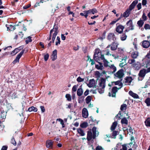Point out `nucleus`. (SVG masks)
<instances>
[{
  "label": "nucleus",
  "instance_id": "aec40b11",
  "mask_svg": "<svg viewBox=\"0 0 150 150\" xmlns=\"http://www.w3.org/2000/svg\"><path fill=\"white\" fill-rule=\"evenodd\" d=\"M129 94L134 98L138 99L139 98V96L137 94L134 93L132 91H130L129 92Z\"/></svg>",
  "mask_w": 150,
  "mask_h": 150
},
{
  "label": "nucleus",
  "instance_id": "72a5a7b5",
  "mask_svg": "<svg viewBox=\"0 0 150 150\" xmlns=\"http://www.w3.org/2000/svg\"><path fill=\"white\" fill-rule=\"evenodd\" d=\"M144 23V21L141 20V19L140 20L138 21L137 22V24L139 27H142Z\"/></svg>",
  "mask_w": 150,
  "mask_h": 150
},
{
  "label": "nucleus",
  "instance_id": "bf43d9fd",
  "mask_svg": "<svg viewBox=\"0 0 150 150\" xmlns=\"http://www.w3.org/2000/svg\"><path fill=\"white\" fill-rule=\"evenodd\" d=\"M59 121L60 122V124L62 125V127H64V124L63 120L60 119H58Z\"/></svg>",
  "mask_w": 150,
  "mask_h": 150
},
{
  "label": "nucleus",
  "instance_id": "052dcab7",
  "mask_svg": "<svg viewBox=\"0 0 150 150\" xmlns=\"http://www.w3.org/2000/svg\"><path fill=\"white\" fill-rule=\"evenodd\" d=\"M91 9L92 12V14L93 15L98 12V11L96 8H94Z\"/></svg>",
  "mask_w": 150,
  "mask_h": 150
},
{
  "label": "nucleus",
  "instance_id": "ea45409f",
  "mask_svg": "<svg viewBox=\"0 0 150 150\" xmlns=\"http://www.w3.org/2000/svg\"><path fill=\"white\" fill-rule=\"evenodd\" d=\"M42 55L44 57V58L45 61H47L49 58V54H48L47 53L43 54H42Z\"/></svg>",
  "mask_w": 150,
  "mask_h": 150
},
{
  "label": "nucleus",
  "instance_id": "c9c22d12",
  "mask_svg": "<svg viewBox=\"0 0 150 150\" xmlns=\"http://www.w3.org/2000/svg\"><path fill=\"white\" fill-rule=\"evenodd\" d=\"M121 123L122 124L127 125L128 124V120L126 118H124L121 120Z\"/></svg>",
  "mask_w": 150,
  "mask_h": 150
},
{
  "label": "nucleus",
  "instance_id": "a211bd4d",
  "mask_svg": "<svg viewBox=\"0 0 150 150\" xmlns=\"http://www.w3.org/2000/svg\"><path fill=\"white\" fill-rule=\"evenodd\" d=\"M93 132V138L94 139L96 136H98L99 134V132L97 131V128L95 127H93L92 128Z\"/></svg>",
  "mask_w": 150,
  "mask_h": 150
},
{
  "label": "nucleus",
  "instance_id": "412c9836",
  "mask_svg": "<svg viewBox=\"0 0 150 150\" xmlns=\"http://www.w3.org/2000/svg\"><path fill=\"white\" fill-rule=\"evenodd\" d=\"M150 45V43L149 41L147 40L144 41L142 42V46L144 48H147Z\"/></svg>",
  "mask_w": 150,
  "mask_h": 150
},
{
  "label": "nucleus",
  "instance_id": "2f4dec72",
  "mask_svg": "<svg viewBox=\"0 0 150 150\" xmlns=\"http://www.w3.org/2000/svg\"><path fill=\"white\" fill-rule=\"evenodd\" d=\"M78 133L81 136H84L85 135V133L81 129L79 128L77 129Z\"/></svg>",
  "mask_w": 150,
  "mask_h": 150
},
{
  "label": "nucleus",
  "instance_id": "cd10ccee",
  "mask_svg": "<svg viewBox=\"0 0 150 150\" xmlns=\"http://www.w3.org/2000/svg\"><path fill=\"white\" fill-rule=\"evenodd\" d=\"M92 138V133L91 132L88 131V132L87 135V139L88 141L91 140Z\"/></svg>",
  "mask_w": 150,
  "mask_h": 150
},
{
  "label": "nucleus",
  "instance_id": "49530a36",
  "mask_svg": "<svg viewBox=\"0 0 150 150\" xmlns=\"http://www.w3.org/2000/svg\"><path fill=\"white\" fill-rule=\"evenodd\" d=\"M145 103L147 105V106L150 105V98H148L146 99L145 101Z\"/></svg>",
  "mask_w": 150,
  "mask_h": 150
},
{
  "label": "nucleus",
  "instance_id": "13d9d810",
  "mask_svg": "<svg viewBox=\"0 0 150 150\" xmlns=\"http://www.w3.org/2000/svg\"><path fill=\"white\" fill-rule=\"evenodd\" d=\"M84 79L81 78L80 77H79L77 79V81L79 82H81L84 81Z\"/></svg>",
  "mask_w": 150,
  "mask_h": 150
},
{
  "label": "nucleus",
  "instance_id": "79ce46f5",
  "mask_svg": "<svg viewBox=\"0 0 150 150\" xmlns=\"http://www.w3.org/2000/svg\"><path fill=\"white\" fill-rule=\"evenodd\" d=\"M146 126L150 127V119L148 118L145 122Z\"/></svg>",
  "mask_w": 150,
  "mask_h": 150
},
{
  "label": "nucleus",
  "instance_id": "7ed1b4c3",
  "mask_svg": "<svg viewBox=\"0 0 150 150\" xmlns=\"http://www.w3.org/2000/svg\"><path fill=\"white\" fill-rule=\"evenodd\" d=\"M103 56H104L103 55L101 54L100 51L99 49H96L95 50L93 58L96 61L98 62L101 59V57Z\"/></svg>",
  "mask_w": 150,
  "mask_h": 150
},
{
  "label": "nucleus",
  "instance_id": "a18cd8bd",
  "mask_svg": "<svg viewBox=\"0 0 150 150\" xmlns=\"http://www.w3.org/2000/svg\"><path fill=\"white\" fill-rule=\"evenodd\" d=\"M60 38L58 36H57V38L56 40V42H55V45H58L60 44Z\"/></svg>",
  "mask_w": 150,
  "mask_h": 150
},
{
  "label": "nucleus",
  "instance_id": "58836bf2",
  "mask_svg": "<svg viewBox=\"0 0 150 150\" xmlns=\"http://www.w3.org/2000/svg\"><path fill=\"white\" fill-rule=\"evenodd\" d=\"M127 105L126 104H123L121 105L120 109L122 111L125 110L127 108Z\"/></svg>",
  "mask_w": 150,
  "mask_h": 150
},
{
  "label": "nucleus",
  "instance_id": "20e7f679",
  "mask_svg": "<svg viewBox=\"0 0 150 150\" xmlns=\"http://www.w3.org/2000/svg\"><path fill=\"white\" fill-rule=\"evenodd\" d=\"M149 55H147L146 56V58L144 60L146 61V64L145 67L147 68V72H150V58Z\"/></svg>",
  "mask_w": 150,
  "mask_h": 150
},
{
  "label": "nucleus",
  "instance_id": "4c0bfd02",
  "mask_svg": "<svg viewBox=\"0 0 150 150\" xmlns=\"http://www.w3.org/2000/svg\"><path fill=\"white\" fill-rule=\"evenodd\" d=\"M80 15L82 16H84L86 18H87L88 17L86 11H83V13H80Z\"/></svg>",
  "mask_w": 150,
  "mask_h": 150
},
{
  "label": "nucleus",
  "instance_id": "603ef678",
  "mask_svg": "<svg viewBox=\"0 0 150 150\" xmlns=\"http://www.w3.org/2000/svg\"><path fill=\"white\" fill-rule=\"evenodd\" d=\"M122 148L120 149V150H127V145L126 144H124L122 145Z\"/></svg>",
  "mask_w": 150,
  "mask_h": 150
},
{
  "label": "nucleus",
  "instance_id": "774afa93",
  "mask_svg": "<svg viewBox=\"0 0 150 150\" xmlns=\"http://www.w3.org/2000/svg\"><path fill=\"white\" fill-rule=\"evenodd\" d=\"M138 10H140L141 8V4L139 3L137 6Z\"/></svg>",
  "mask_w": 150,
  "mask_h": 150
},
{
  "label": "nucleus",
  "instance_id": "dca6fc26",
  "mask_svg": "<svg viewBox=\"0 0 150 150\" xmlns=\"http://www.w3.org/2000/svg\"><path fill=\"white\" fill-rule=\"evenodd\" d=\"M118 44L114 42H112L111 45H109L107 47V48L110 47V49L112 50H116Z\"/></svg>",
  "mask_w": 150,
  "mask_h": 150
},
{
  "label": "nucleus",
  "instance_id": "37998d69",
  "mask_svg": "<svg viewBox=\"0 0 150 150\" xmlns=\"http://www.w3.org/2000/svg\"><path fill=\"white\" fill-rule=\"evenodd\" d=\"M114 83L115 85H119L120 87L118 88V89L120 88L122 86V84L120 81H118L116 82H115Z\"/></svg>",
  "mask_w": 150,
  "mask_h": 150
},
{
  "label": "nucleus",
  "instance_id": "4be33fe9",
  "mask_svg": "<svg viewBox=\"0 0 150 150\" xmlns=\"http://www.w3.org/2000/svg\"><path fill=\"white\" fill-rule=\"evenodd\" d=\"M53 142L51 140H48L46 142V146L47 148L51 149L52 148Z\"/></svg>",
  "mask_w": 150,
  "mask_h": 150
},
{
  "label": "nucleus",
  "instance_id": "7c9ffc66",
  "mask_svg": "<svg viewBox=\"0 0 150 150\" xmlns=\"http://www.w3.org/2000/svg\"><path fill=\"white\" fill-rule=\"evenodd\" d=\"M111 71L113 73L115 72L116 71V68L113 64H112L110 65L109 67Z\"/></svg>",
  "mask_w": 150,
  "mask_h": 150
},
{
  "label": "nucleus",
  "instance_id": "4468645a",
  "mask_svg": "<svg viewBox=\"0 0 150 150\" xmlns=\"http://www.w3.org/2000/svg\"><path fill=\"white\" fill-rule=\"evenodd\" d=\"M124 28V26L120 25L117 26L115 30L117 33L121 34Z\"/></svg>",
  "mask_w": 150,
  "mask_h": 150
},
{
  "label": "nucleus",
  "instance_id": "473e14b6",
  "mask_svg": "<svg viewBox=\"0 0 150 150\" xmlns=\"http://www.w3.org/2000/svg\"><path fill=\"white\" fill-rule=\"evenodd\" d=\"M38 110L34 106H32L29 108L28 109V111L29 112L33 111L34 112H36Z\"/></svg>",
  "mask_w": 150,
  "mask_h": 150
},
{
  "label": "nucleus",
  "instance_id": "ddd939ff",
  "mask_svg": "<svg viewBox=\"0 0 150 150\" xmlns=\"http://www.w3.org/2000/svg\"><path fill=\"white\" fill-rule=\"evenodd\" d=\"M96 83L94 79L90 80L89 81V83L87 84V86L90 88L96 87Z\"/></svg>",
  "mask_w": 150,
  "mask_h": 150
},
{
  "label": "nucleus",
  "instance_id": "f704fd0d",
  "mask_svg": "<svg viewBox=\"0 0 150 150\" xmlns=\"http://www.w3.org/2000/svg\"><path fill=\"white\" fill-rule=\"evenodd\" d=\"M127 36L125 34H122L120 37V39L122 41H123L124 40H125L127 38Z\"/></svg>",
  "mask_w": 150,
  "mask_h": 150
},
{
  "label": "nucleus",
  "instance_id": "2eb2a0df",
  "mask_svg": "<svg viewBox=\"0 0 150 150\" xmlns=\"http://www.w3.org/2000/svg\"><path fill=\"white\" fill-rule=\"evenodd\" d=\"M143 66V65L140 64L139 62L137 61L136 62H135L132 67L136 70H139Z\"/></svg>",
  "mask_w": 150,
  "mask_h": 150
},
{
  "label": "nucleus",
  "instance_id": "e433bc0d",
  "mask_svg": "<svg viewBox=\"0 0 150 150\" xmlns=\"http://www.w3.org/2000/svg\"><path fill=\"white\" fill-rule=\"evenodd\" d=\"M92 97L90 96H88L86 99V101L87 104H88L91 100Z\"/></svg>",
  "mask_w": 150,
  "mask_h": 150
},
{
  "label": "nucleus",
  "instance_id": "f03ea898",
  "mask_svg": "<svg viewBox=\"0 0 150 150\" xmlns=\"http://www.w3.org/2000/svg\"><path fill=\"white\" fill-rule=\"evenodd\" d=\"M58 28L57 25L55 24L54 25L53 29L50 31V34L51 36L52 35V41L53 43L54 42L56 36L58 33Z\"/></svg>",
  "mask_w": 150,
  "mask_h": 150
},
{
  "label": "nucleus",
  "instance_id": "1a4fd4ad",
  "mask_svg": "<svg viewBox=\"0 0 150 150\" xmlns=\"http://www.w3.org/2000/svg\"><path fill=\"white\" fill-rule=\"evenodd\" d=\"M126 25H127V28L129 30H133L134 29V26L133 24L132 21L131 20H130L128 21L126 23Z\"/></svg>",
  "mask_w": 150,
  "mask_h": 150
},
{
  "label": "nucleus",
  "instance_id": "680f3d73",
  "mask_svg": "<svg viewBox=\"0 0 150 150\" xmlns=\"http://www.w3.org/2000/svg\"><path fill=\"white\" fill-rule=\"evenodd\" d=\"M135 6L132 5V4H131L129 7V9H128L130 11H131L132 10L134 7Z\"/></svg>",
  "mask_w": 150,
  "mask_h": 150
},
{
  "label": "nucleus",
  "instance_id": "6e6552de",
  "mask_svg": "<svg viewBox=\"0 0 150 150\" xmlns=\"http://www.w3.org/2000/svg\"><path fill=\"white\" fill-rule=\"evenodd\" d=\"M132 80L133 79L132 77L127 76L125 78L124 82L125 83V85H130Z\"/></svg>",
  "mask_w": 150,
  "mask_h": 150
},
{
  "label": "nucleus",
  "instance_id": "0e129e2a",
  "mask_svg": "<svg viewBox=\"0 0 150 150\" xmlns=\"http://www.w3.org/2000/svg\"><path fill=\"white\" fill-rule=\"evenodd\" d=\"M40 108L41 109L42 112H44L45 111V109L44 107L42 106H40Z\"/></svg>",
  "mask_w": 150,
  "mask_h": 150
},
{
  "label": "nucleus",
  "instance_id": "6e6d98bb",
  "mask_svg": "<svg viewBox=\"0 0 150 150\" xmlns=\"http://www.w3.org/2000/svg\"><path fill=\"white\" fill-rule=\"evenodd\" d=\"M142 19L143 20V21H145L147 19V17L146 16L145 14V13H143V15L142 16Z\"/></svg>",
  "mask_w": 150,
  "mask_h": 150
},
{
  "label": "nucleus",
  "instance_id": "9d476101",
  "mask_svg": "<svg viewBox=\"0 0 150 150\" xmlns=\"http://www.w3.org/2000/svg\"><path fill=\"white\" fill-rule=\"evenodd\" d=\"M24 51V50H23L17 56L16 58L13 62V64H15L17 62H19V59L23 54Z\"/></svg>",
  "mask_w": 150,
  "mask_h": 150
},
{
  "label": "nucleus",
  "instance_id": "c85d7f7f",
  "mask_svg": "<svg viewBox=\"0 0 150 150\" xmlns=\"http://www.w3.org/2000/svg\"><path fill=\"white\" fill-rule=\"evenodd\" d=\"M130 11L129 10H127L123 13V16L124 17H127L130 14Z\"/></svg>",
  "mask_w": 150,
  "mask_h": 150
},
{
  "label": "nucleus",
  "instance_id": "39448f33",
  "mask_svg": "<svg viewBox=\"0 0 150 150\" xmlns=\"http://www.w3.org/2000/svg\"><path fill=\"white\" fill-rule=\"evenodd\" d=\"M146 73V71L145 69L141 70L139 73V77L138 78V80L139 81L142 80L145 76Z\"/></svg>",
  "mask_w": 150,
  "mask_h": 150
},
{
  "label": "nucleus",
  "instance_id": "a19ab883",
  "mask_svg": "<svg viewBox=\"0 0 150 150\" xmlns=\"http://www.w3.org/2000/svg\"><path fill=\"white\" fill-rule=\"evenodd\" d=\"M135 60L133 59H129L128 60V63L132 65V66L135 62Z\"/></svg>",
  "mask_w": 150,
  "mask_h": 150
},
{
  "label": "nucleus",
  "instance_id": "de8ad7c7",
  "mask_svg": "<svg viewBox=\"0 0 150 150\" xmlns=\"http://www.w3.org/2000/svg\"><path fill=\"white\" fill-rule=\"evenodd\" d=\"M65 97L68 101H70L71 100V97L70 94H67L66 95Z\"/></svg>",
  "mask_w": 150,
  "mask_h": 150
},
{
  "label": "nucleus",
  "instance_id": "393cba45",
  "mask_svg": "<svg viewBox=\"0 0 150 150\" xmlns=\"http://www.w3.org/2000/svg\"><path fill=\"white\" fill-rule=\"evenodd\" d=\"M98 63L99 64L96 65V67L97 69L102 70L104 68L103 64L100 62Z\"/></svg>",
  "mask_w": 150,
  "mask_h": 150
},
{
  "label": "nucleus",
  "instance_id": "6ab92c4d",
  "mask_svg": "<svg viewBox=\"0 0 150 150\" xmlns=\"http://www.w3.org/2000/svg\"><path fill=\"white\" fill-rule=\"evenodd\" d=\"M82 115L83 117L86 118L88 116V113L87 109L85 108H83L82 111Z\"/></svg>",
  "mask_w": 150,
  "mask_h": 150
},
{
  "label": "nucleus",
  "instance_id": "bb28decb",
  "mask_svg": "<svg viewBox=\"0 0 150 150\" xmlns=\"http://www.w3.org/2000/svg\"><path fill=\"white\" fill-rule=\"evenodd\" d=\"M138 56V53L136 51L132 52L131 55V57L133 59H136Z\"/></svg>",
  "mask_w": 150,
  "mask_h": 150
},
{
  "label": "nucleus",
  "instance_id": "b1692460",
  "mask_svg": "<svg viewBox=\"0 0 150 150\" xmlns=\"http://www.w3.org/2000/svg\"><path fill=\"white\" fill-rule=\"evenodd\" d=\"M23 47L22 46H20L19 47L16 48L14 50H13L11 53V54L13 55H15L21 49L23 48Z\"/></svg>",
  "mask_w": 150,
  "mask_h": 150
},
{
  "label": "nucleus",
  "instance_id": "a878e982",
  "mask_svg": "<svg viewBox=\"0 0 150 150\" xmlns=\"http://www.w3.org/2000/svg\"><path fill=\"white\" fill-rule=\"evenodd\" d=\"M83 91L81 86L78 89L77 91V95L79 96H81L83 93Z\"/></svg>",
  "mask_w": 150,
  "mask_h": 150
},
{
  "label": "nucleus",
  "instance_id": "09e8293b",
  "mask_svg": "<svg viewBox=\"0 0 150 150\" xmlns=\"http://www.w3.org/2000/svg\"><path fill=\"white\" fill-rule=\"evenodd\" d=\"M31 38L30 36L28 37L25 40V42L27 44H28L29 42L32 41Z\"/></svg>",
  "mask_w": 150,
  "mask_h": 150
},
{
  "label": "nucleus",
  "instance_id": "f8f14e48",
  "mask_svg": "<svg viewBox=\"0 0 150 150\" xmlns=\"http://www.w3.org/2000/svg\"><path fill=\"white\" fill-rule=\"evenodd\" d=\"M119 89L118 88H117V87L116 86L113 87L111 93L109 92V95L110 96H111L112 97H115L116 93L117 92V90Z\"/></svg>",
  "mask_w": 150,
  "mask_h": 150
},
{
  "label": "nucleus",
  "instance_id": "c03bdc74",
  "mask_svg": "<svg viewBox=\"0 0 150 150\" xmlns=\"http://www.w3.org/2000/svg\"><path fill=\"white\" fill-rule=\"evenodd\" d=\"M118 131H114L112 133V138H115L116 136L118 134Z\"/></svg>",
  "mask_w": 150,
  "mask_h": 150
},
{
  "label": "nucleus",
  "instance_id": "9b49d317",
  "mask_svg": "<svg viewBox=\"0 0 150 150\" xmlns=\"http://www.w3.org/2000/svg\"><path fill=\"white\" fill-rule=\"evenodd\" d=\"M115 76L118 78H122L124 75L123 70L120 69L116 73L114 74Z\"/></svg>",
  "mask_w": 150,
  "mask_h": 150
},
{
  "label": "nucleus",
  "instance_id": "4d7b16f0",
  "mask_svg": "<svg viewBox=\"0 0 150 150\" xmlns=\"http://www.w3.org/2000/svg\"><path fill=\"white\" fill-rule=\"evenodd\" d=\"M144 28L146 30L150 29V25L148 24H146L144 26Z\"/></svg>",
  "mask_w": 150,
  "mask_h": 150
},
{
  "label": "nucleus",
  "instance_id": "5701e85b",
  "mask_svg": "<svg viewBox=\"0 0 150 150\" xmlns=\"http://www.w3.org/2000/svg\"><path fill=\"white\" fill-rule=\"evenodd\" d=\"M52 60L54 61L57 58V50H54L52 52V54L51 56Z\"/></svg>",
  "mask_w": 150,
  "mask_h": 150
},
{
  "label": "nucleus",
  "instance_id": "f257e3e1",
  "mask_svg": "<svg viewBox=\"0 0 150 150\" xmlns=\"http://www.w3.org/2000/svg\"><path fill=\"white\" fill-rule=\"evenodd\" d=\"M105 79L102 78L99 81L98 88V91L100 94L103 93L104 91V88L105 87Z\"/></svg>",
  "mask_w": 150,
  "mask_h": 150
},
{
  "label": "nucleus",
  "instance_id": "8fccbe9b",
  "mask_svg": "<svg viewBox=\"0 0 150 150\" xmlns=\"http://www.w3.org/2000/svg\"><path fill=\"white\" fill-rule=\"evenodd\" d=\"M95 75L97 77H100L102 75V74L99 71H96L95 73Z\"/></svg>",
  "mask_w": 150,
  "mask_h": 150
},
{
  "label": "nucleus",
  "instance_id": "423d86ee",
  "mask_svg": "<svg viewBox=\"0 0 150 150\" xmlns=\"http://www.w3.org/2000/svg\"><path fill=\"white\" fill-rule=\"evenodd\" d=\"M127 58V56L125 55L122 58V61H120V63L119 64V66L121 67H122L124 66L127 64L126 60Z\"/></svg>",
  "mask_w": 150,
  "mask_h": 150
},
{
  "label": "nucleus",
  "instance_id": "69168bd1",
  "mask_svg": "<svg viewBox=\"0 0 150 150\" xmlns=\"http://www.w3.org/2000/svg\"><path fill=\"white\" fill-rule=\"evenodd\" d=\"M96 150H103V149L101 146H98L96 147Z\"/></svg>",
  "mask_w": 150,
  "mask_h": 150
},
{
  "label": "nucleus",
  "instance_id": "e2e57ef3",
  "mask_svg": "<svg viewBox=\"0 0 150 150\" xmlns=\"http://www.w3.org/2000/svg\"><path fill=\"white\" fill-rule=\"evenodd\" d=\"M67 108H69L71 109V108L72 107V104L71 103H69L68 105H67Z\"/></svg>",
  "mask_w": 150,
  "mask_h": 150
},
{
  "label": "nucleus",
  "instance_id": "f3484780",
  "mask_svg": "<svg viewBox=\"0 0 150 150\" xmlns=\"http://www.w3.org/2000/svg\"><path fill=\"white\" fill-rule=\"evenodd\" d=\"M101 59L103 60V62L104 63V65L105 67H110V63L105 59L104 56H103L101 57Z\"/></svg>",
  "mask_w": 150,
  "mask_h": 150
},
{
  "label": "nucleus",
  "instance_id": "5fc2aeb1",
  "mask_svg": "<svg viewBox=\"0 0 150 150\" xmlns=\"http://www.w3.org/2000/svg\"><path fill=\"white\" fill-rule=\"evenodd\" d=\"M8 30H10L11 31L13 30H15V28L12 25H10V27H7Z\"/></svg>",
  "mask_w": 150,
  "mask_h": 150
},
{
  "label": "nucleus",
  "instance_id": "0eeeda50",
  "mask_svg": "<svg viewBox=\"0 0 150 150\" xmlns=\"http://www.w3.org/2000/svg\"><path fill=\"white\" fill-rule=\"evenodd\" d=\"M108 39L110 41H114L116 38L114 34L113 33H110L108 34L107 36Z\"/></svg>",
  "mask_w": 150,
  "mask_h": 150
},
{
  "label": "nucleus",
  "instance_id": "864d4df0",
  "mask_svg": "<svg viewBox=\"0 0 150 150\" xmlns=\"http://www.w3.org/2000/svg\"><path fill=\"white\" fill-rule=\"evenodd\" d=\"M78 87V85H74L72 88V91L74 92H75L77 90V88Z\"/></svg>",
  "mask_w": 150,
  "mask_h": 150
},
{
  "label": "nucleus",
  "instance_id": "3c124183",
  "mask_svg": "<svg viewBox=\"0 0 150 150\" xmlns=\"http://www.w3.org/2000/svg\"><path fill=\"white\" fill-rule=\"evenodd\" d=\"M88 126V124L86 122H83L80 125V126L82 128H86Z\"/></svg>",
  "mask_w": 150,
  "mask_h": 150
},
{
  "label": "nucleus",
  "instance_id": "338daca9",
  "mask_svg": "<svg viewBox=\"0 0 150 150\" xmlns=\"http://www.w3.org/2000/svg\"><path fill=\"white\" fill-rule=\"evenodd\" d=\"M138 2L137 0H135L133 2L132 4L135 6L136 4L138 3Z\"/></svg>",
  "mask_w": 150,
  "mask_h": 150
},
{
  "label": "nucleus",
  "instance_id": "c756f323",
  "mask_svg": "<svg viewBox=\"0 0 150 150\" xmlns=\"http://www.w3.org/2000/svg\"><path fill=\"white\" fill-rule=\"evenodd\" d=\"M117 123L116 122H113L110 128L111 130L113 131L115 129L117 126Z\"/></svg>",
  "mask_w": 150,
  "mask_h": 150
}]
</instances>
